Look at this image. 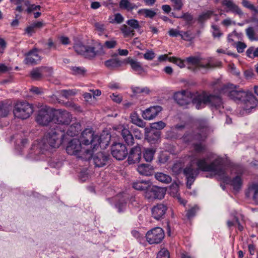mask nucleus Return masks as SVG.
<instances>
[{
    "label": "nucleus",
    "instance_id": "nucleus-48",
    "mask_svg": "<svg viewBox=\"0 0 258 258\" xmlns=\"http://www.w3.org/2000/svg\"><path fill=\"white\" fill-rule=\"evenodd\" d=\"M246 34L250 40H254L256 39L254 37V31L252 27H249L245 30Z\"/></svg>",
    "mask_w": 258,
    "mask_h": 258
},
{
    "label": "nucleus",
    "instance_id": "nucleus-1",
    "mask_svg": "<svg viewBox=\"0 0 258 258\" xmlns=\"http://www.w3.org/2000/svg\"><path fill=\"white\" fill-rule=\"evenodd\" d=\"M174 99L178 104L182 106H186L192 102L198 109L204 107L205 105L215 108L223 105L222 99L219 95L208 94L205 92H197L195 94L188 91L177 92L174 94Z\"/></svg>",
    "mask_w": 258,
    "mask_h": 258
},
{
    "label": "nucleus",
    "instance_id": "nucleus-3",
    "mask_svg": "<svg viewBox=\"0 0 258 258\" xmlns=\"http://www.w3.org/2000/svg\"><path fill=\"white\" fill-rule=\"evenodd\" d=\"M219 95H224L235 101H241L243 103V111L246 113L250 112L251 109L256 107L257 101L252 93L248 91H244L238 86L231 83L221 87L217 90Z\"/></svg>",
    "mask_w": 258,
    "mask_h": 258
},
{
    "label": "nucleus",
    "instance_id": "nucleus-25",
    "mask_svg": "<svg viewBox=\"0 0 258 258\" xmlns=\"http://www.w3.org/2000/svg\"><path fill=\"white\" fill-rule=\"evenodd\" d=\"M120 130L121 135L124 141L128 145H133L134 144V139L129 130L123 126H121Z\"/></svg>",
    "mask_w": 258,
    "mask_h": 258
},
{
    "label": "nucleus",
    "instance_id": "nucleus-34",
    "mask_svg": "<svg viewBox=\"0 0 258 258\" xmlns=\"http://www.w3.org/2000/svg\"><path fill=\"white\" fill-rule=\"evenodd\" d=\"M248 193L252 196V198L255 203L258 204V184H252L249 187Z\"/></svg>",
    "mask_w": 258,
    "mask_h": 258
},
{
    "label": "nucleus",
    "instance_id": "nucleus-62",
    "mask_svg": "<svg viewBox=\"0 0 258 258\" xmlns=\"http://www.w3.org/2000/svg\"><path fill=\"white\" fill-rule=\"evenodd\" d=\"M110 97L113 101L118 103H120L122 101V98L121 96L114 94H112L110 95Z\"/></svg>",
    "mask_w": 258,
    "mask_h": 258
},
{
    "label": "nucleus",
    "instance_id": "nucleus-41",
    "mask_svg": "<svg viewBox=\"0 0 258 258\" xmlns=\"http://www.w3.org/2000/svg\"><path fill=\"white\" fill-rule=\"evenodd\" d=\"M124 17L120 13H116L114 15L113 19H109L111 23L121 24L124 21Z\"/></svg>",
    "mask_w": 258,
    "mask_h": 258
},
{
    "label": "nucleus",
    "instance_id": "nucleus-51",
    "mask_svg": "<svg viewBox=\"0 0 258 258\" xmlns=\"http://www.w3.org/2000/svg\"><path fill=\"white\" fill-rule=\"evenodd\" d=\"M198 210L197 206H194L191 209H189L186 213V216L188 219H190L196 215L197 212Z\"/></svg>",
    "mask_w": 258,
    "mask_h": 258
},
{
    "label": "nucleus",
    "instance_id": "nucleus-31",
    "mask_svg": "<svg viewBox=\"0 0 258 258\" xmlns=\"http://www.w3.org/2000/svg\"><path fill=\"white\" fill-rule=\"evenodd\" d=\"M119 8L121 9L126 10L128 11H131L134 9H137V6L131 3L128 0H121L119 3Z\"/></svg>",
    "mask_w": 258,
    "mask_h": 258
},
{
    "label": "nucleus",
    "instance_id": "nucleus-2",
    "mask_svg": "<svg viewBox=\"0 0 258 258\" xmlns=\"http://www.w3.org/2000/svg\"><path fill=\"white\" fill-rule=\"evenodd\" d=\"M213 161L208 164L205 159H200L197 161L198 168L204 171H213L220 179L226 184H230L235 192H238L241 188L242 181L240 176H236L232 180L225 173L222 167L223 160L221 158L214 156L212 157Z\"/></svg>",
    "mask_w": 258,
    "mask_h": 258
},
{
    "label": "nucleus",
    "instance_id": "nucleus-7",
    "mask_svg": "<svg viewBox=\"0 0 258 258\" xmlns=\"http://www.w3.org/2000/svg\"><path fill=\"white\" fill-rule=\"evenodd\" d=\"M80 141L83 145L88 146L90 145L91 149L94 152V149L97 148L100 144V137L95 134L91 128H86L84 130L80 137Z\"/></svg>",
    "mask_w": 258,
    "mask_h": 258
},
{
    "label": "nucleus",
    "instance_id": "nucleus-61",
    "mask_svg": "<svg viewBox=\"0 0 258 258\" xmlns=\"http://www.w3.org/2000/svg\"><path fill=\"white\" fill-rule=\"evenodd\" d=\"M245 78L247 80L253 79V73L251 70H246L244 73Z\"/></svg>",
    "mask_w": 258,
    "mask_h": 258
},
{
    "label": "nucleus",
    "instance_id": "nucleus-22",
    "mask_svg": "<svg viewBox=\"0 0 258 258\" xmlns=\"http://www.w3.org/2000/svg\"><path fill=\"white\" fill-rule=\"evenodd\" d=\"M37 52V49L34 48L26 53L25 54L26 57L24 59L25 63L31 65L37 64L38 61H40L41 59V58L38 55Z\"/></svg>",
    "mask_w": 258,
    "mask_h": 258
},
{
    "label": "nucleus",
    "instance_id": "nucleus-8",
    "mask_svg": "<svg viewBox=\"0 0 258 258\" xmlns=\"http://www.w3.org/2000/svg\"><path fill=\"white\" fill-rule=\"evenodd\" d=\"M33 111V105L27 102L23 101L17 102L13 110L15 116L22 119L28 118Z\"/></svg>",
    "mask_w": 258,
    "mask_h": 258
},
{
    "label": "nucleus",
    "instance_id": "nucleus-54",
    "mask_svg": "<svg viewBox=\"0 0 258 258\" xmlns=\"http://www.w3.org/2000/svg\"><path fill=\"white\" fill-rule=\"evenodd\" d=\"M95 29L100 33H102L105 30V25L100 22H96L94 23Z\"/></svg>",
    "mask_w": 258,
    "mask_h": 258
},
{
    "label": "nucleus",
    "instance_id": "nucleus-57",
    "mask_svg": "<svg viewBox=\"0 0 258 258\" xmlns=\"http://www.w3.org/2000/svg\"><path fill=\"white\" fill-rule=\"evenodd\" d=\"M178 185L176 183H173L170 186V190L171 192L173 194H176L178 191Z\"/></svg>",
    "mask_w": 258,
    "mask_h": 258
},
{
    "label": "nucleus",
    "instance_id": "nucleus-32",
    "mask_svg": "<svg viewBox=\"0 0 258 258\" xmlns=\"http://www.w3.org/2000/svg\"><path fill=\"white\" fill-rule=\"evenodd\" d=\"M122 62L117 58H112L104 62L105 66L110 69L118 68L121 66Z\"/></svg>",
    "mask_w": 258,
    "mask_h": 258
},
{
    "label": "nucleus",
    "instance_id": "nucleus-46",
    "mask_svg": "<svg viewBox=\"0 0 258 258\" xmlns=\"http://www.w3.org/2000/svg\"><path fill=\"white\" fill-rule=\"evenodd\" d=\"M166 126V123L162 121L154 122L152 124L151 127L156 130H160L164 128Z\"/></svg>",
    "mask_w": 258,
    "mask_h": 258
},
{
    "label": "nucleus",
    "instance_id": "nucleus-6",
    "mask_svg": "<svg viewBox=\"0 0 258 258\" xmlns=\"http://www.w3.org/2000/svg\"><path fill=\"white\" fill-rule=\"evenodd\" d=\"M66 151L70 155H74L77 158L85 160L91 158L93 150L89 148H82V143L79 139H73L70 141L66 147Z\"/></svg>",
    "mask_w": 258,
    "mask_h": 258
},
{
    "label": "nucleus",
    "instance_id": "nucleus-27",
    "mask_svg": "<svg viewBox=\"0 0 258 258\" xmlns=\"http://www.w3.org/2000/svg\"><path fill=\"white\" fill-rule=\"evenodd\" d=\"M151 185V182L149 180L138 181L133 183V187L139 190H147Z\"/></svg>",
    "mask_w": 258,
    "mask_h": 258
},
{
    "label": "nucleus",
    "instance_id": "nucleus-52",
    "mask_svg": "<svg viewBox=\"0 0 258 258\" xmlns=\"http://www.w3.org/2000/svg\"><path fill=\"white\" fill-rule=\"evenodd\" d=\"M155 57V53L152 50H148L144 54V57L145 59L151 60Z\"/></svg>",
    "mask_w": 258,
    "mask_h": 258
},
{
    "label": "nucleus",
    "instance_id": "nucleus-5",
    "mask_svg": "<svg viewBox=\"0 0 258 258\" xmlns=\"http://www.w3.org/2000/svg\"><path fill=\"white\" fill-rule=\"evenodd\" d=\"M64 136V131L60 130L58 126L51 129L39 144L37 154H45L51 148H58L62 144Z\"/></svg>",
    "mask_w": 258,
    "mask_h": 258
},
{
    "label": "nucleus",
    "instance_id": "nucleus-64",
    "mask_svg": "<svg viewBox=\"0 0 258 258\" xmlns=\"http://www.w3.org/2000/svg\"><path fill=\"white\" fill-rule=\"evenodd\" d=\"M83 97L85 101L88 102H91L92 100V98H93L92 95L89 93H85L83 94Z\"/></svg>",
    "mask_w": 258,
    "mask_h": 258
},
{
    "label": "nucleus",
    "instance_id": "nucleus-9",
    "mask_svg": "<svg viewBox=\"0 0 258 258\" xmlns=\"http://www.w3.org/2000/svg\"><path fill=\"white\" fill-rule=\"evenodd\" d=\"M54 114L51 108L43 106L38 111L36 121L40 125H47L52 121Z\"/></svg>",
    "mask_w": 258,
    "mask_h": 258
},
{
    "label": "nucleus",
    "instance_id": "nucleus-26",
    "mask_svg": "<svg viewBox=\"0 0 258 258\" xmlns=\"http://www.w3.org/2000/svg\"><path fill=\"white\" fill-rule=\"evenodd\" d=\"M137 170L141 175L149 176L153 174L154 168L149 164H142L138 166Z\"/></svg>",
    "mask_w": 258,
    "mask_h": 258
},
{
    "label": "nucleus",
    "instance_id": "nucleus-44",
    "mask_svg": "<svg viewBox=\"0 0 258 258\" xmlns=\"http://www.w3.org/2000/svg\"><path fill=\"white\" fill-rule=\"evenodd\" d=\"M211 27L213 29L212 36L214 38H220L223 33L221 32L219 27L216 25H212Z\"/></svg>",
    "mask_w": 258,
    "mask_h": 258
},
{
    "label": "nucleus",
    "instance_id": "nucleus-10",
    "mask_svg": "<svg viewBox=\"0 0 258 258\" xmlns=\"http://www.w3.org/2000/svg\"><path fill=\"white\" fill-rule=\"evenodd\" d=\"M75 51L79 54L83 55L87 58L94 57L97 54H100L98 51L95 50V48L89 46H85L81 43L76 44L74 46Z\"/></svg>",
    "mask_w": 258,
    "mask_h": 258
},
{
    "label": "nucleus",
    "instance_id": "nucleus-45",
    "mask_svg": "<svg viewBox=\"0 0 258 258\" xmlns=\"http://www.w3.org/2000/svg\"><path fill=\"white\" fill-rule=\"evenodd\" d=\"M172 4V6L175 10H180L183 6V3L182 0H170Z\"/></svg>",
    "mask_w": 258,
    "mask_h": 258
},
{
    "label": "nucleus",
    "instance_id": "nucleus-12",
    "mask_svg": "<svg viewBox=\"0 0 258 258\" xmlns=\"http://www.w3.org/2000/svg\"><path fill=\"white\" fill-rule=\"evenodd\" d=\"M164 237V232L160 227H156L148 231L146 234L147 240L150 244L160 243Z\"/></svg>",
    "mask_w": 258,
    "mask_h": 258
},
{
    "label": "nucleus",
    "instance_id": "nucleus-19",
    "mask_svg": "<svg viewBox=\"0 0 258 258\" xmlns=\"http://www.w3.org/2000/svg\"><path fill=\"white\" fill-rule=\"evenodd\" d=\"M142 157L141 148L137 145L132 148L128 154V162L130 164L139 162Z\"/></svg>",
    "mask_w": 258,
    "mask_h": 258
},
{
    "label": "nucleus",
    "instance_id": "nucleus-4",
    "mask_svg": "<svg viewBox=\"0 0 258 258\" xmlns=\"http://www.w3.org/2000/svg\"><path fill=\"white\" fill-rule=\"evenodd\" d=\"M168 60L183 68L185 67L184 61L186 62L187 69L192 72H197L201 70L206 71L213 70L219 68L222 66V62L212 57L204 58L200 56H190L186 57L184 60L174 56L169 57Z\"/></svg>",
    "mask_w": 258,
    "mask_h": 258
},
{
    "label": "nucleus",
    "instance_id": "nucleus-58",
    "mask_svg": "<svg viewBox=\"0 0 258 258\" xmlns=\"http://www.w3.org/2000/svg\"><path fill=\"white\" fill-rule=\"evenodd\" d=\"M169 35L172 37L180 36V32L177 29H171L168 32Z\"/></svg>",
    "mask_w": 258,
    "mask_h": 258
},
{
    "label": "nucleus",
    "instance_id": "nucleus-21",
    "mask_svg": "<svg viewBox=\"0 0 258 258\" xmlns=\"http://www.w3.org/2000/svg\"><path fill=\"white\" fill-rule=\"evenodd\" d=\"M96 167H101L105 165L109 159V155L104 152H98L92 157Z\"/></svg>",
    "mask_w": 258,
    "mask_h": 258
},
{
    "label": "nucleus",
    "instance_id": "nucleus-16",
    "mask_svg": "<svg viewBox=\"0 0 258 258\" xmlns=\"http://www.w3.org/2000/svg\"><path fill=\"white\" fill-rule=\"evenodd\" d=\"M54 116L56 117V122L58 124L68 125L72 119L71 114L64 110H57Z\"/></svg>",
    "mask_w": 258,
    "mask_h": 258
},
{
    "label": "nucleus",
    "instance_id": "nucleus-53",
    "mask_svg": "<svg viewBox=\"0 0 258 258\" xmlns=\"http://www.w3.org/2000/svg\"><path fill=\"white\" fill-rule=\"evenodd\" d=\"M177 18L183 19L187 23H190L193 19L192 16L189 13H183L181 16L177 17Z\"/></svg>",
    "mask_w": 258,
    "mask_h": 258
},
{
    "label": "nucleus",
    "instance_id": "nucleus-29",
    "mask_svg": "<svg viewBox=\"0 0 258 258\" xmlns=\"http://www.w3.org/2000/svg\"><path fill=\"white\" fill-rule=\"evenodd\" d=\"M131 121L133 124L141 127H144L146 126V122H144L139 116L136 112H134L130 115Z\"/></svg>",
    "mask_w": 258,
    "mask_h": 258
},
{
    "label": "nucleus",
    "instance_id": "nucleus-35",
    "mask_svg": "<svg viewBox=\"0 0 258 258\" xmlns=\"http://www.w3.org/2000/svg\"><path fill=\"white\" fill-rule=\"evenodd\" d=\"M81 125L79 122H75L69 126L67 134L70 136H74L80 130Z\"/></svg>",
    "mask_w": 258,
    "mask_h": 258
},
{
    "label": "nucleus",
    "instance_id": "nucleus-33",
    "mask_svg": "<svg viewBox=\"0 0 258 258\" xmlns=\"http://www.w3.org/2000/svg\"><path fill=\"white\" fill-rule=\"evenodd\" d=\"M155 177L157 180L164 183H169L171 181V177L169 175L162 172L156 173Z\"/></svg>",
    "mask_w": 258,
    "mask_h": 258
},
{
    "label": "nucleus",
    "instance_id": "nucleus-56",
    "mask_svg": "<svg viewBox=\"0 0 258 258\" xmlns=\"http://www.w3.org/2000/svg\"><path fill=\"white\" fill-rule=\"evenodd\" d=\"M72 71L73 73L76 75H82L85 72V70L79 67H72Z\"/></svg>",
    "mask_w": 258,
    "mask_h": 258
},
{
    "label": "nucleus",
    "instance_id": "nucleus-24",
    "mask_svg": "<svg viewBox=\"0 0 258 258\" xmlns=\"http://www.w3.org/2000/svg\"><path fill=\"white\" fill-rule=\"evenodd\" d=\"M127 63L130 64L132 70L138 74H142L145 72L142 63L136 59L131 57L127 58Z\"/></svg>",
    "mask_w": 258,
    "mask_h": 258
},
{
    "label": "nucleus",
    "instance_id": "nucleus-63",
    "mask_svg": "<svg viewBox=\"0 0 258 258\" xmlns=\"http://www.w3.org/2000/svg\"><path fill=\"white\" fill-rule=\"evenodd\" d=\"M48 47L49 49H56L57 48V44L53 42L51 38H49L48 40L47 43Z\"/></svg>",
    "mask_w": 258,
    "mask_h": 258
},
{
    "label": "nucleus",
    "instance_id": "nucleus-36",
    "mask_svg": "<svg viewBox=\"0 0 258 258\" xmlns=\"http://www.w3.org/2000/svg\"><path fill=\"white\" fill-rule=\"evenodd\" d=\"M117 45V42L115 40H111L109 41H106L104 42V45L103 46L101 45L100 47V50H97L99 53L101 52L100 55L103 54L104 53V52L103 50V48L105 47L108 49H111L114 48Z\"/></svg>",
    "mask_w": 258,
    "mask_h": 258
},
{
    "label": "nucleus",
    "instance_id": "nucleus-43",
    "mask_svg": "<svg viewBox=\"0 0 258 258\" xmlns=\"http://www.w3.org/2000/svg\"><path fill=\"white\" fill-rule=\"evenodd\" d=\"M213 12L212 11H208L201 14L199 17V21L203 22L209 19L213 15Z\"/></svg>",
    "mask_w": 258,
    "mask_h": 258
},
{
    "label": "nucleus",
    "instance_id": "nucleus-28",
    "mask_svg": "<svg viewBox=\"0 0 258 258\" xmlns=\"http://www.w3.org/2000/svg\"><path fill=\"white\" fill-rule=\"evenodd\" d=\"M11 109V103L9 101H5L0 102V115L1 116H7Z\"/></svg>",
    "mask_w": 258,
    "mask_h": 258
},
{
    "label": "nucleus",
    "instance_id": "nucleus-15",
    "mask_svg": "<svg viewBox=\"0 0 258 258\" xmlns=\"http://www.w3.org/2000/svg\"><path fill=\"white\" fill-rule=\"evenodd\" d=\"M162 109V107L159 105L151 106L142 111V116L145 120H152L161 112Z\"/></svg>",
    "mask_w": 258,
    "mask_h": 258
},
{
    "label": "nucleus",
    "instance_id": "nucleus-23",
    "mask_svg": "<svg viewBox=\"0 0 258 258\" xmlns=\"http://www.w3.org/2000/svg\"><path fill=\"white\" fill-rule=\"evenodd\" d=\"M222 4L228 8V10H226V12H231L239 16L243 15V12L240 8L232 1L224 0L222 2Z\"/></svg>",
    "mask_w": 258,
    "mask_h": 258
},
{
    "label": "nucleus",
    "instance_id": "nucleus-13",
    "mask_svg": "<svg viewBox=\"0 0 258 258\" xmlns=\"http://www.w3.org/2000/svg\"><path fill=\"white\" fill-rule=\"evenodd\" d=\"M207 128L197 129L192 133L185 135L183 139L185 142H189L194 141H203L207 137Z\"/></svg>",
    "mask_w": 258,
    "mask_h": 258
},
{
    "label": "nucleus",
    "instance_id": "nucleus-39",
    "mask_svg": "<svg viewBox=\"0 0 258 258\" xmlns=\"http://www.w3.org/2000/svg\"><path fill=\"white\" fill-rule=\"evenodd\" d=\"M155 150L153 149L148 148L145 149L144 157L147 162H151L154 157Z\"/></svg>",
    "mask_w": 258,
    "mask_h": 258
},
{
    "label": "nucleus",
    "instance_id": "nucleus-18",
    "mask_svg": "<svg viewBox=\"0 0 258 258\" xmlns=\"http://www.w3.org/2000/svg\"><path fill=\"white\" fill-rule=\"evenodd\" d=\"M183 173L186 177L187 187L190 188L191 185L195 181V178L198 174V169H195L192 165L187 166L183 170Z\"/></svg>",
    "mask_w": 258,
    "mask_h": 258
},
{
    "label": "nucleus",
    "instance_id": "nucleus-49",
    "mask_svg": "<svg viewBox=\"0 0 258 258\" xmlns=\"http://www.w3.org/2000/svg\"><path fill=\"white\" fill-rule=\"evenodd\" d=\"M157 258H170L169 252L165 248H162L157 254Z\"/></svg>",
    "mask_w": 258,
    "mask_h": 258
},
{
    "label": "nucleus",
    "instance_id": "nucleus-55",
    "mask_svg": "<svg viewBox=\"0 0 258 258\" xmlns=\"http://www.w3.org/2000/svg\"><path fill=\"white\" fill-rule=\"evenodd\" d=\"M194 150L196 152L200 153L205 150V146L201 144H195Z\"/></svg>",
    "mask_w": 258,
    "mask_h": 258
},
{
    "label": "nucleus",
    "instance_id": "nucleus-40",
    "mask_svg": "<svg viewBox=\"0 0 258 258\" xmlns=\"http://www.w3.org/2000/svg\"><path fill=\"white\" fill-rule=\"evenodd\" d=\"M77 93V91L76 89L72 90H62L61 91L60 94L62 96L67 99L74 96Z\"/></svg>",
    "mask_w": 258,
    "mask_h": 258
},
{
    "label": "nucleus",
    "instance_id": "nucleus-30",
    "mask_svg": "<svg viewBox=\"0 0 258 258\" xmlns=\"http://www.w3.org/2000/svg\"><path fill=\"white\" fill-rule=\"evenodd\" d=\"M120 30L124 37H133L135 35V30L127 24H123L120 27Z\"/></svg>",
    "mask_w": 258,
    "mask_h": 258
},
{
    "label": "nucleus",
    "instance_id": "nucleus-59",
    "mask_svg": "<svg viewBox=\"0 0 258 258\" xmlns=\"http://www.w3.org/2000/svg\"><path fill=\"white\" fill-rule=\"evenodd\" d=\"M67 106L70 107L71 108H72L73 109H74L75 110H77L78 111H81L80 106H78L77 105L75 104L74 103L68 102L67 103Z\"/></svg>",
    "mask_w": 258,
    "mask_h": 258
},
{
    "label": "nucleus",
    "instance_id": "nucleus-60",
    "mask_svg": "<svg viewBox=\"0 0 258 258\" xmlns=\"http://www.w3.org/2000/svg\"><path fill=\"white\" fill-rule=\"evenodd\" d=\"M25 32L29 36H31L33 33L35 32V28L34 27L33 25H32L26 28Z\"/></svg>",
    "mask_w": 258,
    "mask_h": 258
},
{
    "label": "nucleus",
    "instance_id": "nucleus-17",
    "mask_svg": "<svg viewBox=\"0 0 258 258\" xmlns=\"http://www.w3.org/2000/svg\"><path fill=\"white\" fill-rule=\"evenodd\" d=\"M51 72V68L42 66L33 69L30 75L32 79L39 80L42 79L44 76H47Z\"/></svg>",
    "mask_w": 258,
    "mask_h": 258
},
{
    "label": "nucleus",
    "instance_id": "nucleus-42",
    "mask_svg": "<svg viewBox=\"0 0 258 258\" xmlns=\"http://www.w3.org/2000/svg\"><path fill=\"white\" fill-rule=\"evenodd\" d=\"M126 24L130 27L133 28V30H135V29H139L141 27L139 22L136 19L128 20L126 21Z\"/></svg>",
    "mask_w": 258,
    "mask_h": 258
},
{
    "label": "nucleus",
    "instance_id": "nucleus-37",
    "mask_svg": "<svg viewBox=\"0 0 258 258\" xmlns=\"http://www.w3.org/2000/svg\"><path fill=\"white\" fill-rule=\"evenodd\" d=\"M146 136L150 142H154L157 141L160 138V132L158 131H152Z\"/></svg>",
    "mask_w": 258,
    "mask_h": 258
},
{
    "label": "nucleus",
    "instance_id": "nucleus-14",
    "mask_svg": "<svg viewBox=\"0 0 258 258\" xmlns=\"http://www.w3.org/2000/svg\"><path fill=\"white\" fill-rule=\"evenodd\" d=\"M111 154L117 160H122L126 157L128 153L125 145L118 143L112 146Z\"/></svg>",
    "mask_w": 258,
    "mask_h": 258
},
{
    "label": "nucleus",
    "instance_id": "nucleus-38",
    "mask_svg": "<svg viewBox=\"0 0 258 258\" xmlns=\"http://www.w3.org/2000/svg\"><path fill=\"white\" fill-rule=\"evenodd\" d=\"M139 14L144 15L146 18H153L156 15V12L151 9H143L139 11Z\"/></svg>",
    "mask_w": 258,
    "mask_h": 258
},
{
    "label": "nucleus",
    "instance_id": "nucleus-11",
    "mask_svg": "<svg viewBox=\"0 0 258 258\" xmlns=\"http://www.w3.org/2000/svg\"><path fill=\"white\" fill-rule=\"evenodd\" d=\"M166 190L163 188L156 186L151 185L150 187L146 191L145 197L149 201H152L155 199H162L164 197Z\"/></svg>",
    "mask_w": 258,
    "mask_h": 258
},
{
    "label": "nucleus",
    "instance_id": "nucleus-47",
    "mask_svg": "<svg viewBox=\"0 0 258 258\" xmlns=\"http://www.w3.org/2000/svg\"><path fill=\"white\" fill-rule=\"evenodd\" d=\"M239 53H242L243 52L244 49L246 47V45L243 42L240 41L234 43L233 44Z\"/></svg>",
    "mask_w": 258,
    "mask_h": 258
},
{
    "label": "nucleus",
    "instance_id": "nucleus-20",
    "mask_svg": "<svg viewBox=\"0 0 258 258\" xmlns=\"http://www.w3.org/2000/svg\"><path fill=\"white\" fill-rule=\"evenodd\" d=\"M167 208L163 204H157L152 209V217L157 220L163 219L165 217Z\"/></svg>",
    "mask_w": 258,
    "mask_h": 258
},
{
    "label": "nucleus",
    "instance_id": "nucleus-50",
    "mask_svg": "<svg viewBox=\"0 0 258 258\" xmlns=\"http://www.w3.org/2000/svg\"><path fill=\"white\" fill-rule=\"evenodd\" d=\"M242 4L244 7L249 9L251 11H253L255 13L258 12L257 9L254 6V5L251 4L248 1L246 0V1H243Z\"/></svg>",
    "mask_w": 258,
    "mask_h": 258
}]
</instances>
